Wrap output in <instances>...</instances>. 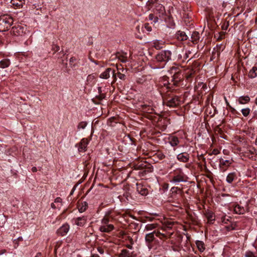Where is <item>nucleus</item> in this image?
<instances>
[{
	"instance_id": "obj_1",
	"label": "nucleus",
	"mask_w": 257,
	"mask_h": 257,
	"mask_svg": "<svg viewBox=\"0 0 257 257\" xmlns=\"http://www.w3.org/2000/svg\"><path fill=\"white\" fill-rule=\"evenodd\" d=\"M169 85H170V83L166 78L163 85L162 84H159L158 89L164 102H165L168 106L173 107L177 105L179 101V97L174 94V91H176L177 90H171Z\"/></svg>"
},
{
	"instance_id": "obj_2",
	"label": "nucleus",
	"mask_w": 257,
	"mask_h": 257,
	"mask_svg": "<svg viewBox=\"0 0 257 257\" xmlns=\"http://www.w3.org/2000/svg\"><path fill=\"white\" fill-rule=\"evenodd\" d=\"M169 85H170V83L166 78L163 85L162 84H159L158 89L164 102H165L168 106L173 107L177 105L179 101V97L174 94V91H176L177 90H171Z\"/></svg>"
},
{
	"instance_id": "obj_3",
	"label": "nucleus",
	"mask_w": 257,
	"mask_h": 257,
	"mask_svg": "<svg viewBox=\"0 0 257 257\" xmlns=\"http://www.w3.org/2000/svg\"><path fill=\"white\" fill-rule=\"evenodd\" d=\"M172 52L170 50H163L159 52L156 56V60L158 66L162 68L165 67L166 63L171 60Z\"/></svg>"
},
{
	"instance_id": "obj_4",
	"label": "nucleus",
	"mask_w": 257,
	"mask_h": 257,
	"mask_svg": "<svg viewBox=\"0 0 257 257\" xmlns=\"http://www.w3.org/2000/svg\"><path fill=\"white\" fill-rule=\"evenodd\" d=\"M113 218L109 215H106L101 220V225L99 228V230L102 232L109 233L114 228L112 222Z\"/></svg>"
},
{
	"instance_id": "obj_5",
	"label": "nucleus",
	"mask_w": 257,
	"mask_h": 257,
	"mask_svg": "<svg viewBox=\"0 0 257 257\" xmlns=\"http://www.w3.org/2000/svg\"><path fill=\"white\" fill-rule=\"evenodd\" d=\"M170 72L173 75L172 80L173 82V84L176 86H180L182 85L183 76L180 69L178 67L173 66L171 68Z\"/></svg>"
},
{
	"instance_id": "obj_6",
	"label": "nucleus",
	"mask_w": 257,
	"mask_h": 257,
	"mask_svg": "<svg viewBox=\"0 0 257 257\" xmlns=\"http://www.w3.org/2000/svg\"><path fill=\"white\" fill-rule=\"evenodd\" d=\"M13 22V18L8 15L0 16V32H4L9 30Z\"/></svg>"
},
{
	"instance_id": "obj_7",
	"label": "nucleus",
	"mask_w": 257,
	"mask_h": 257,
	"mask_svg": "<svg viewBox=\"0 0 257 257\" xmlns=\"http://www.w3.org/2000/svg\"><path fill=\"white\" fill-rule=\"evenodd\" d=\"M174 176L170 182L173 183H178L181 182H185V175L183 172L182 169L177 168L174 171Z\"/></svg>"
},
{
	"instance_id": "obj_8",
	"label": "nucleus",
	"mask_w": 257,
	"mask_h": 257,
	"mask_svg": "<svg viewBox=\"0 0 257 257\" xmlns=\"http://www.w3.org/2000/svg\"><path fill=\"white\" fill-rule=\"evenodd\" d=\"M155 235L157 237H158L161 239H162L163 237H165V235L163 233H161L160 231H154L152 232L148 233L146 235V241L148 243H151L155 239Z\"/></svg>"
},
{
	"instance_id": "obj_9",
	"label": "nucleus",
	"mask_w": 257,
	"mask_h": 257,
	"mask_svg": "<svg viewBox=\"0 0 257 257\" xmlns=\"http://www.w3.org/2000/svg\"><path fill=\"white\" fill-rule=\"evenodd\" d=\"M154 13L160 18H162L166 13L165 7L160 4H156L153 10Z\"/></svg>"
},
{
	"instance_id": "obj_10",
	"label": "nucleus",
	"mask_w": 257,
	"mask_h": 257,
	"mask_svg": "<svg viewBox=\"0 0 257 257\" xmlns=\"http://www.w3.org/2000/svg\"><path fill=\"white\" fill-rule=\"evenodd\" d=\"M26 30V28L25 27L18 25L12 27L11 33L15 36H20L25 33Z\"/></svg>"
},
{
	"instance_id": "obj_11",
	"label": "nucleus",
	"mask_w": 257,
	"mask_h": 257,
	"mask_svg": "<svg viewBox=\"0 0 257 257\" xmlns=\"http://www.w3.org/2000/svg\"><path fill=\"white\" fill-rule=\"evenodd\" d=\"M111 72L112 77L114 80L116 79L115 70L110 68H107L100 75V77L103 79H107L110 77V73Z\"/></svg>"
},
{
	"instance_id": "obj_12",
	"label": "nucleus",
	"mask_w": 257,
	"mask_h": 257,
	"mask_svg": "<svg viewBox=\"0 0 257 257\" xmlns=\"http://www.w3.org/2000/svg\"><path fill=\"white\" fill-rule=\"evenodd\" d=\"M70 226L68 224H64L57 231L58 235L63 236L65 235L69 230Z\"/></svg>"
},
{
	"instance_id": "obj_13",
	"label": "nucleus",
	"mask_w": 257,
	"mask_h": 257,
	"mask_svg": "<svg viewBox=\"0 0 257 257\" xmlns=\"http://www.w3.org/2000/svg\"><path fill=\"white\" fill-rule=\"evenodd\" d=\"M72 221L75 225L79 226H83L86 222V218L85 216L74 218Z\"/></svg>"
},
{
	"instance_id": "obj_14",
	"label": "nucleus",
	"mask_w": 257,
	"mask_h": 257,
	"mask_svg": "<svg viewBox=\"0 0 257 257\" xmlns=\"http://www.w3.org/2000/svg\"><path fill=\"white\" fill-rule=\"evenodd\" d=\"M137 191L142 195L146 196L148 194V190L147 187L141 183L136 184Z\"/></svg>"
},
{
	"instance_id": "obj_15",
	"label": "nucleus",
	"mask_w": 257,
	"mask_h": 257,
	"mask_svg": "<svg viewBox=\"0 0 257 257\" xmlns=\"http://www.w3.org/2000/svg\"><path fill=\"white\" fill-rule=\"evenodd\" d=\"M177 158L180 162L187 163L189 160L190 155L186 152H183L179 154L177 156Z\"/></svg>"
},
{
	"instance_id": "obj_16",
	"label": "nucleus",
	"mask_w": 257,
	"mask_h": 257,
	"mask_svg": "<svg viewBox=\"0 0 257 257\" xmlns=\"http://www.w3.org/2000/svg\"><path fill=\"white\" fill-rule=\"evenodd\" d=\"M88 141L87 139L84 138L81 140V142L79 144L78 151L79 152H84L86 151Z\"/></svg>"
},
{
	"instance_id": "obj_17",
	"label": "nucleus",
	"mask_w": 257,
	"mask_h": 257,
	"mask_svg": "<svg viewBox=\"0 0 257 257\" xmlns=\"http://www.w3.org/2000/svg\"><path fill=\"white\" fill-rule=\"evenodd\" d=\"M120 119V117L118 116L117 115L115 116H112L107 120V124L109 126H113L115 123L121 122Z\"/></svg>"
},
{
	"instance_id": "obj_18",
	"label": "nucleus",
	"mask_w": 257,
	"mask_h": 257,
	"mask_svg": "<svg viewBox=\"0 0 257 257\" xmlns=\"http://www.w3.org/2000/svg\"><path fill=\"white\" fill-rule=\"evenodd\" d=\"M11 3L17 8L20 9L25 4V0H11Z\"/></svg>"
},
{
	"instance_id": "obj_19",
	"label": "nucleus",
	"mask_w": 257,
	"mask_h": 257,
	"mask_svg": "<svg viewBox=\"0 0 257 257\" xmlns=\"http://www.w3.org/2000/svg\"><path fill=\"white\" fill-rule=\"evenodd\" d=\"M176 37L179 41H184L187 39L188 36L184 32L178 31L176 34Z\"/></svg>"
},
{
	"instance_id": "obj_20",
	"label": "nucleus",
	"mask_w": 257,
	"mask_h": 257,
	"mask_svg": "<svg viewBox=\"0 0 257 257\" xmlns=\"http://www.w3.org/2000/svg\"><path fill=\"white\" fill-rule=\"evenodd\" d=\"M237 178V175L235 172L230 173L226 177V181L228 183H231L234 180Z\"/></svg>"
},
{
	"instance_id": "obj_21",
	"label": "nucleus",
	"mask_w": 257,
	"mask_h": 257,
	"mask_svg": "<svg viewBox=\"0 0 257 257\" xmlns=\"http://www.w3.org/2000/svg\"><path fill=\"white\" fill-rule=\"evenodd\" d=\"M249 101L250 98L248 95L240 96L237 99V102H238L239 104H241L247 103Z\"/></svg>"
},
{
	"instance_id": "obj_22",
	"label": "nucleus",
	"mask_w": 257,
	"mask_h": 257,
	"mask_svg": "<svg viewBox=\"0 0 257 257\" xmlns=\"http://www.w3.org/2000/svg\"><path fill=\"white\" fill-rule=\"evenodd\" d=\"M205 216L208 221L212 223L215 220V216L213 212L208 210L205 213Z\"/></svg>"
},
{
	"instance_id": "obj_23",
	"label": "nucleus",
	"mask_w": 257,
	"mask_h": 257,
	"mask_svg": "<svg viewBox=\"0 0 257 257\" xmlns=\"http://www.w3.org/2000/svg\"><path fill=\"white\" fill-rule=\"evenodd\" d=\"M234 211L236 214H243L245 212V209L239 205H236L234 207Z\"/></svg>"
},
{
	"instance_id": "obj_24",
	"label": "nucleus",
	"mask_w": 257,
	"mask_h": 257,
	"mask_svg": "<svg viewBox=\"0 0 257 257\" xmlns=\"http://www.w3.org/2000/svg\"><path fill=\"white\" fill-rule=\"evenodd\" d=\"M163 45L162 41L158 40L154 41L152 43V47L157 50H160L163 48Z\"/></svg>"
},
{
	"instance_id": "obj_25",
	"label": "nucleus",
	"mask_w": 257,
	"mask_h": 257,
	"mask_svg": "<svg viewBox=\"0 0 257 257\" xmlns=\"http://www.w3.org/2000/svg\"><path fill=\"white\" fill-rule=\"evenodd\" d=\"M192 41L194 44H196L198 42L200 39V34L199 32L195 31L193 32L191 35Z\"/></svg>"
},
{
	"instance_id": "obj_26",
	"label": "nucleus",
	"mask_w": 257,
	"mask_h": 257,
	"mask_svg": "<svg viewBox=\"0 0 257 257\" xmlns=\"http://www.w3.org/2000/svg\"><path fill=\"white\" fill-rule=\"evenodd\" d=\"M11 64V61L9 59H4L0 61V68H6Z\"/></svg>"
},
{
	"instance_id": "obj_27",
	"label": "nucleus",
	"mask_w": 257,
	"mask_h": 257,
	"mask_svg": "<svg viewBox=\"0 0 257 257\" xmlns=\"http://www.w3.org/2000/svg\"><path fill=\"white\" fill-rule=\"evenodd\" d=\"M257 67L253 66L248 73V77L250 78H254L257 76Z\"/></svg>"
},
{
	"instance_id": "obj_28",
	"label": "nucleus",
	"mask_w": 257,
	"mask_h": 257,
	"mask_svg": "<svg viewBox=\"0 0 257 257\" xmlns=\"http://www.w3.org/2000/svg\"><path fill=\"white\" fill-rule=\"evenodd\" d=\"M169 142L170 145L173 146H176L179 144L178 138L175 136H172L169 138Z\"/></svg>"
},
{
	"instance_id": "obj_29",
	"label": "nucleus",
	"mask_w": 257,
	"mask_h": 257,
	"mask_svg": "<svg viewBox=\"0 0 257 257\" xmlns=\"http://www.w3.org/2000/svg\"><path fill=\"white\" fill-rule=\"evenodd\" d=\"M141 30L143 33H148L152 31V27L149 24L146 23L141 27Z\"/></svg>"
},
{
	"instance_id": "obj_30",
	"label": "nucleus",
	"mask_w": 257,
	"mask_h": 257,
	"mask_svg": "<svg viewBox=\"0 0 257 257\" xmlns=\"http://www.w3.org/2000/svg\"><path fill=\"white\" fill-rule=\"evenodd\" d=\"M119 257H131V253L126 249H123L119 254Z\"/></svg>"
},
{
	"instance_id": "obj_31",
	"label": "nucleus",
	"mask_w": 257,
	"mask_h": 257,
	"mask_svg": "<svg viewBox=\"0 0 257 257\" xmlns=\"http://www.w3.org/2000/svg\"><path fill=\"white\" fill-rule=\"evenodd\" d=\"M158 224L156 223L148 224L145 226V230L150 231L156 228Z\"/></svg>"
},
{
	"instance_id": "obj_32",
	"label": "nucleus",
	"mask_w": 257,
	"mask_h": 257,
	"mask_svg": "<svg viewBox=\"0 0 257 257\" xmlns=\"http://www.w3.org/2000/svg\"><path fill=\"white\" fill-rule=\"evenodd\" d=\"M197 248L200 251L203 252L205 249L204 244L203 241L197 240L196 242Z\"/></svg>"
},
{
	"instance_id": "obj_33",
	"label": "nucleus",
	"mask_w": 257,
	"mask_h": 257,
	"mask_svg": "<svg viewBox=\"0 0 257 257\" xmlns=\"http://www.w3.org/2000/svg\"><path fill=\"white\" fill-rule=\"evenodd\" d=\"M183 18L184 19L185 23L186 24H189L190 22L191 21V20H190L191 17H190L188 13H186L185 12L183 13Z\"/></svg>"
},
{
	"instance_id": "obj_34",
	"label": "nucleus",
	"mask_w": 257,
	"mask_h": 257,
	"mask_svg": "<svg viewBox=\"0 0 257 257\" xmlns=\"http://www.w3.org/2000/svg\"><path fill=\"white\" fill-rule=\"evenodd\" d=\"M231 164L230 161L228 160H223V159H221L219 160V165L220 166H229Z\"/></svg>"
},
{
	"instance_id": "obj_35",
	"label": "nucleus",
	"mask_w": 257,
	"mask_h": 257,
	"mask_svg": "<svg viewBox=\"0 0 257 257\" xmlns=\"http://www.w3.org/2000/svg\"><path fill=\"white\" fill-rule=\"evenodd\" d=\"M149 19L150 20L153 21L154 23H156L158 21L159 17L158 16L156 15L154 13L151 14L149 16Z\"/></svg>"
},
{
	"instance_id": "obj_36",
	"label": "nucleus",
	"mask_w": 257,
	"mask_h": 257,
	"mask_svg": "<svg viewBox=\"0 0 257 257\" xmlns=\"http://www.w3.org/2000/svg\"><path fill=\"white\" fill-rule=\"evenodd\" d=\"M69 65L73 68L75 67L76 65V58L74 57H72L69 60Z\"/></svg>"
},
{
	"instance_id": "obj_37",
	"label": "nucleus",
	"mask_w": 257,
	"mask_h": 257,
	"mask_svg": "<svg viewBox=\"0 0 257 257\" xmlns=\"http://www.w3.org/2000/svg\"><path fill=\"white\" fill-rule=\"evenodd\" d=\"M86 208H87V203L86 202H84L83 203H82L81 206H79L78 209H79V212H83L86 209Z\"/></svg>"
},
{
	"instance_id": "obj_38",
	"label": "nucleus",
	"mask_w": 257,
	"mask_h": 257,
	"mask_svg": "<svg viewBox=\"0 0 257 257\" xmlns=\"http://www.w3.org/2000/svg\"><path fill=\"white\" fill-rule=\"evenodd\" d=\"M118 59L122 63H125L127 61L126 53L125 55H119L118 56Z\"/></svg>"
},
{
	"instance_id": "obj_39",
	"label": "nucleus",
	"mask_w": 257,
	"mask_h": 257,
	"mask_svg": "<svg viewBox=\"0 0 257 257\" xmlns=\"http://www.w3.org/2000/svg\"><path fill=\"white\" fill-rule=\"evenodd\" d=\"M245 257H257V255L252 251H247L245 253Z\"/></svg>"
},
{
	"instance_id": "obj_40",
	"label": "nucleus",
	"mask_w": 257,
	"mask_h": 257,
	"mask_svg": "<svg viewBox=\"0 0 257 257\" xmlns=\"http://www.w3.org/2000/svg\"><path fill=\"white\" fill-rule=\"evenodd\" d=\"M117 75L118 77L121 80H124L126 78V76L124 74L121 73L120 72H118Z\"/></svg>"
},
{
	"instance_id": "obj_41",
	"label": "nucleus",
	"mask_w": 257,
	"mask_h": 257,
	"mask_svg": "<svg viewBox=\"0 0 257 257\" xmlns=\"http://www.w3.org/2000/svg\"><path fill=\"white\" fill-rule=\"evenodd\" d=\"M86 124H87V123L86 122H81L79 124L78 127L79 128L83 129L85 127Z\"/></svg>"
},
{
	"instance_id": "obj_42",
	"label": "nucleus",
	"mask_w": 257,
	"mask_h": 257,
	"mask_svg": "<svg viewBox=\"0 0 257 257\" xmlns=\"http://www.w3.org/2000/svg\"><path fill=\"white\" fill-rule=\"evenodd\" d=\"M227 230L228 231L235 229V227L233 226V225H231L228 226H226Z\"/></svg>"
},
{
	"instance_id": "obj_43",
	"label": "nucleus",
	"mask_w": 257,
	"mask_h": 257,
	"mask_svg": "<svg viewBox=\"0 0 257 257\" xmlns=\"http://www.w3.org/2000/svg\"><path fill=\"white\" fill-rule=\"evenodd\" d=\"M250 109L249 108H243L241 109V112H250Z\"/></svg>"
},
{
	"instance_id": "obj_44",
	"label": "nucleus",
	"mask_w": 257,
	"mask_h": 257,
	"mask_svg": "<svg viewBox=\"0 0 257 257\" xmlns=\"http://www.w3.org/2000/svg\"><path fill=\"white\" fill-rule=\"evenodd\" d=\"M62 199L60 197H57L55 200V203H61Z\"/></svg>"
},
{
	"instance_id": "obj_45",
	"label": "nucleus",
	"mask_w": 257,
	"mask_h": 257,
	"mask_svg": "<svg viewBox=\"0 0 257 257\" xmlns=\"http://www.w3.org/2000/svg\"><path fill=\"white\" fill-rule=\"evenodd\" d=\"M97 250L100 254H103L104 253V250L101 247H98L97 248Z\"/></svg>"
},
{
	"instance_id": "obj_46",
	"label": "nucleus",
	"mask_w": 257,
	"mask_h": 257,
	"mask_svg": "<svg viewBox=\"0 0 257 257\" xmlns=\"http://www.w3.org/2000/svg\"><path fill=\"white\" fill-rule=\"evenodd\" d=\"M229 221V219L228 218H226L225 217H224L223 218H222V222L224 223H227V221Z\"/></svg>"
},
{
	"instance_id": "obj_47",
	"label": "nucleus",
	"mask_w": 257,
	"mask_h": 257,
	"mask_svg": "<svg viewBox=\"0 0 257 257\" xmlns=\"http://www.w3.org/2000/svg\"><path fill=\"white\" fill-rule=\"evenodd\" d=\"M53 50H54L55 52H57V51H58L60 50V47H59V46H58L55 45V46L53 47Z\"/></svg>"
},
{
	"instance_id": "obj_48",
	"label": "nucleus",
	"mask_w": 257,
	"mask_h": 257,
	"mask_svg": "<svg viewBox=\"0 0 257 257\" xmlns=\"http://www.w3.org/2000/svg\"><path fill=\"white\" fill-rule=\"evenodd\" d=\"M212 153L213 154H214V155H217V154H218L219 153V151H218V150H217V149H214V150H213V151H212Z\"/></svg>"
},
{
	"instance_id": "obj_49",
	"label": "nucleus",
	"mask_w": 257,
	"mask_h": 257,
	"mask_svg": "<svg viewBox=\"0 0 257 257\" xmlns=\"http://www.w3.org/2000/svg\"><path fill=\"white\" fill-rule=\"evenodd\" d=\"M32 171L33 172H36L37 171V169L36 167H33L32 168Z\"/></svg>"
},
{
	"instance_id": "obj_50",
	"label": "nucleus",
	"mask_w": 257,
	"mask_h": 257,
	"mask_svg": "<svg viewBox=\"0 0 257 257\" xmlns=\"http://www.w3.org/2000/svg\"><path fill=\"white\" fill-rule=\"evenodd\" d=\"M153 168L152 166H149L148 168V172H152L153 171Z\"/></svg>"
},
{
	"instance_id": "obj_51",
	"label": "nucleus",
	"mask_w": 257,
	"mask_h": 257,
	"mask_svg": "<svg viewBox=\"0 0 257 257\" xmlns=\"http://www.w3.org/2000/svg\"><path fill=\"white\" fill-rule=\"evenodd\" d=\"M126 246V247H127L128 248H129L130 249H133V246L131 244H127Z\"/></svg>"
},
{
	"instance_id": "obj_52",
	"label": "nucleus",
	"mask_w": 257,
	"mask_h": 257,
	"mask_svg": "<svg viewBox=\"0 0 257 257\" xmlns=\"http://www.w3.org/2000/svg\"><path fill=\"white\" fill-rule=\"evenodd\" d=\"M51 207H52V208L55 209V208H56V206L55 205V204H54V203H52L51 204Z\"/></svg>"
},
{
	"instance_id": "obj_53",
	"label": "nucleus",
	"mask_w": 257,
	"mask_h": 257,
	"mask_svg": "<svg viewBox=\"0 0 257 257\" xmlns=\"http://www.w3.org/2000/svg\"><path fill=\"white\" fill-rule=\"evenodd\" d=\"M202 88H203V89H207V86H206V85L204 84V85H203V86H202Z\"/></svg>"
},
{
	"instance_id": "obj_54",
	"label": "nucleus",
	"mask_w": 257,
	"mask_h": 257,
	"mask_svg": "<svg viewBox=\"0 0 257 257\" xmlns=\"http://www.w3.org/2000/svg\"><path fill=\"white\" fill-rule=\"evenodd\" d=\"M207 116H208V115H205L204 117V119L206 120V121H208L207 120Z\"/></svg>"
},
{
	"instance_id": "obj_55",
	"label": "nucleus",
	"mask_w": 257,
	"mask_h": 257,
	"mask_svg": "<svg viewBox=\"0 0 257 257\" xmlns=\"http://www.w3.org/2000/svg\"><path fill=\"white\" fill-rule=\"evenodd\" d=\"M145 114H146L147 117L151 119V118L150 117V116H149V113H145Z\"/></svg>"
},
{
	"instance_id": "obj_56",
	"label": "nucleus",
	"mask_w": 257,
	"mask_h": 257,
	"mask_svg": "<svg viewBox=\"0 0 257 257\" xmlns=\"http://www.w3.org/2000/svg\"><path fill=\"white\" fill-rule=\"evenodd\" d=\"M191 77H192V74H190L188 76L187 79H188L189 78H191Z\"/></svg>"
},
{
	"instance_id": "obj_57",
	"label": "nucleus",
	"mask_w": 257,
	"mask_h": 257,
	"mask_svg": "<svg viewBox=\"0 0 257 257\" xmlns=\"http://www.w3.org/2000/svg\"><path fill=\"white\" fill-rule=\"evenodd\" d=\"M98 91H99V92H101V87H98Z\"/></svg>"
},
{
	"instance_id": "obj_58",
	"label": "nucleus",
	"mask_w": 257,
	"mask_h": 257,
	"mask_svg": "<svg viewBox=\"0 0 257 257\" xmlns=\"http://www.w3.org/2000/svg\"><path fill=\"white\" fill-rule=\"evenodd\" d=\"M244 116H247L249 113H242Z\"/></svg>"
},
{
	"instance_id": "obj_59",
	"label": "nucleus",
	"mask_w": 257,
	"mask_h": 257,
	"mask_svg": "<svg viewBox=\"0 0 257 257\" xmlns=\"http://www.w3.org/2000/svg\"><path fill=\"white\" fill-rule=\"evenodd\" d=\"M222 196H228V194H222Z\"/></svg>"
},
{
	"instance_id": "obj_60",
	"label": "nucleus",
	"mask_w": 257,
	"mask_h": 257,
	"mask_svg": "<svg viewBox=\"0 0 257 257\" xmlns=\"http://www.w3.org/2000/svg\"><path fill=\"white\" fill-rule=\"evenodd\" d=\"M255 104L257 105V97L255 98Z\"/></svg>"
},
{
	"instance_id": "obj_61",
	"label": "nucleus",
	"mask_w": 257,
	"mask_h": 257,
	"mask_svg": "<svg viewBox=\"0 0 257 257\" xmlns=\"http://www.w3.org/2000/svg\"><path fill=\"white\" fill-rule=\"evenodd\" d=\"M137 29L138 30V31H139V30H140V26H138V27H137Z\"/></svg>"
},
{
	"instance_id": "obj_62",
	"label": "nucleus",
	"mask_w": 257,
	"mask_h": 257,
	"mask_svg": "<svg viewBox=\"0 0 257 257\" xmlns=\"http://www.w3.org/2000/svg\"><path fill=\"white\" fill-rule=\"evenodd\" d=\"M208 96H209V97H211H211H212V94H209V95H208Z\"/></svg>"
},
{
	"instance_id": "obj_63",
	"label": "nucleus",
	"mask_w": 257,
	"mask_h": 257,
	"mask_svg": "<svg viewBox=\"0 0 257 257\" xmlns=\"http://www.w3.org/2000/svg\"><path fill=\"white\" fill-rule=\"evenodd\" d=\"M218 132H219L220 131H221L220 128H218Z\"/></svg>"
},
{
	"instance_id": "obj_64",
	"label": "nucleus",
	"mask_w": 257,
	"mask_h": 257,
	"mask_svg": "<svg viewBox=\"0 0 257 257\" xmlns=\"http://www.w3.org/2000/svg\"><path fill=\"white\" fill-rule=\"evenodd\" d=\"M142 112L145 113V112H148L147 111H143Z\"/></svg>"
}]
</instances>
